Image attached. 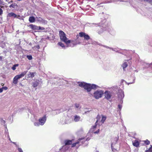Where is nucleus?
Returning a JSON list of instances; mask_svg holds the SVG:
<instances>
[{
    "label": "nucleus",
    "instance_id": "nucleus-19",
    "mask_svg": "<svg viewBox=\"0 0 152 152\" xmlns=\"http://www.w3.org/2000/svg\"><path fill=\"white\" fill-rule=\"evenodd\" d=\"M39 80H37L33 83V86L34 87H37L39 84Z\"/></svg>",
    "mask_w": 152,
    "mask_h": 152
},
{
    "label": "nucleus",
    "instance_id": "nucleus-32",
    "mask_svg": "<svg viewBox=\"0 0 152 152\" xmlns=\"http://www.w3.org/2000/svg\"><path fill=\"white\" fill-rule=\"evenodd\" d=\"M16 18L18 19H20L21 17L20 15H17V17H16Z\"/></svg>",
    "mask_w": 152,
    "mask_h": 152
},
{
    "label": "nucleus",
    "instance_id": "nucleus-2",
    "mask_svg": "<svg viewBox=\"0 0 152 152\" xmlns=\"http://www.w3.org/2000/svg\"><path fill=\"white\" fill-rule=\"evenodd\" d=\"M90 139V138H89L88 137L86 139L85 138H79L75 142L72 144V147H76L77 148H78L80 145L83 144L85 140L88 141Z\"/></svg>",
    "mask_w": 152,
    "mask_h": 152
},
{
    "label": "nucleus",
    "instance_id": "nucleus-35",
    "mask_svg": "<svg viewBox=\"0 0 152 152\" xmlns=\"http://www.w3.org/2000/svg\"><path fill=\"white\" fill-rule=\"evenodd\" d=\"M9 140H10V141L12 143H13V144H14L15 145L16 144V142H12V141L10 139V138H9Z\"/></svg>",
    "mask_w": 152,
    "mask_h": 152
},
{
    "label": "nucleus",
    "instance_id": "nucleus-34",
    "mask_svg": "<svg viewBox=\"0 0 152 152\" xmlns=\"http://www.w3.org/2000/svg\"><path fill=\"white\" fill-rule=\"evenodd\" d=\"M151 147L149 148V151H150V152H152V145H151Z\"/></svg>",
    "mask_w": 152,
    "mask_h": 152
},
{
    "label": "nucleus",
    "instance_id": "nucleus-7",
    "mask_svg": "<svg viewBox=\"0 0 152 152\" xmlns=\"http://www.w3.org/2000/svg\"><path fill=\"white\" fill-rule=\"evenodd\" d=\"M103 92L102 91L97 90L94 93V96L96 99H99L102 97Z\"/></svg>",
    "mask_w": 152,
    "mask_h": 152
},
{
    "label": "nucleus",
    "instance_id": "nucleus-12",
    "mask_svg": "<svg viewBox=\"0 0 152 152\" xmlns=\"http://www.w3.org/2000/svg\"><path fill=\"white\" fill-rule=\"evenodd\" d=\"M46 120V116L45 115L42 118H40L39 120V121L41 124H44L45 123Z\"/></svg>",
    "mask_w": 152,
    "mask_h": 152
},
{
    "label": "nucleus",
    "instance_id": "nucleus-26",
    "mask_svg": "<svg viewBox=\"0 0 152 152\" xmlns=\"http://www.w3.org/2000/svg\"><path fill=\"white\" fill-rule=\"evenodd\" d=\"M27 57L29 60H31L32 59V56H30H30L28 55L27 56Z\"/></svg>",
    "mask_w": 152,
    "mask_h": 152
},
{
    "label": "nucleus",
    "instance_id": "nucleus-20",
    "mask_svg": "<svg viewBox=\"0 0 152 152\" xmlns=\"http://www.w3.org/2000/svg\"><path fill=\"white\" fill-rule=\"evenodd\" d=\"M80 119V117L77 115L75 116L74 120L75 121H79Z\"/></svg>",
    "mask_w": 152,
    "mask_h": 152
},
{
    "label": "nucleus",
    "instance_id": "nucleus-24",
    "mask_svg": "<svg viewBox=\"0 0 152 152\" xmlns=\"http://www.w3.org/2000/svg\"><path fill=\"white\" fill-rule=\"evenodd\" d=\"M18 64L14 65L12 67V69L13 70H15L16 69V67L18 66Z\"/></svg>",
    "mask_w": 152,
    "mask_h": 152
},
{
    "label": "nucleus",
    "instance_id": "nucleus-4",
    "mask_svg": "<svg viewBox=\"0 0 152 152\" xmlns=\"http://www.w3.org/2000/svg\"><path fill=\"white\" fill-rule=\"evenodd\" d=\"M100 124H95L90 130V132H94V134H98L99 131Z\"/></svg>",
    "mask_w": 152,
    "mask_h": 152
},
{
    "label": "nucleus",
    "instance_id": "nucleus-44",
    "mask_svg": "<svg viewBox=\"0 0 152 152\" xmlns=\"http://www.w3.org/2000/svg\"><path fill=\"white\" fill-rule=\"evenodd\" d=\"M3 123H5V121H3Z\"/></svg>",
    "mask_w": 152,
    "mask_h": 152
},
{
    "label": "nucleus",
    "instance_id": "nucleus-17",
    "mask_svg": "<svg viewBox=\"0 0 152 152\" xmlns=\"http://www.w3.org/2000/svg\"><path fill=\"white\" fill-rule=\"evenodd\" d=\"M35 72H30V74H29L28 75V78H33V77L35 75Z\"/></svg>",
    "mask_w": 152,
    "mask_h": 152
},
{
    "label": "nucleus",
    "instance_id": "nucleus-1",
    "mask_svg": "<svg viewBox=\"0 0 152 152\" xmlns=\"http://www.w3.org/2000/svg\"><path fill=\"white\" fill-rule=\"evenodd\" d=\"M78 85L80 87L83 88L87 90L88 92L90 91L92 89H96L97 87L95 84L91 85L84 82H79Z\"/></svg>",
    "mask_w": 152,
    "mask_h": 152
},
{
    "label": "nucleus",
    "instance_id": "nucleus-14",
    "mask_svg": "<svg viewBox=\"0 0 152 152\" xmlns=\"http://www.w3.org/2000/svg\"><path fill=\"white\" fill-rule=\"evenodd\" d=\"M28 20L30 22L34 23L35 21V19L34 16H31L29 18Z\"/></svg>",
    "mask_w": 152,
    "mask_h": 152
},
{
    "label": "nucleus",
    "instance_id": "nucleus-36",
    "mask_svg": "<svg viewBox=\"0 0 152 152\" xmlns=\"http://www.w3.org/2000/svg\"><path fill=\"white\" fill-rule=\"evenodd\" d=\"M43 124H35V126H39V125H42Z\"/></svg>",
    "mask_w": 152,
    "mask_h": 152
},
{
    "label": "nucleus",
    "instance_id": "nucleus-15",
    "mask_svg": "<svg viewBox=\"0 0 152 152\" xmlns=\"http://www.w3.org/2000/svg\"><path fill=\"white\" fill-rule=\"evenodd\" d=\"M29 27L30 28L33 29L34 30H36V29H37V26L34 25H33V24H30L29 25Z\"/></svg>",
    "mask_w": 152,
    "mask_h": 152
},
{
    "label": "nucleus",
    "instance_id": "nucleus-43",
    "mask_svg": "<svg viewBox=\"0 0 152 152\" xmlns=\"http://www.w3.org/2000/svg\"><path fill=\"white\" fill-rule=\"evenodd\" d=\"M4 85V84H3V83H2L1 84V86H3Z\"/></svg>",
    "mask_w": 152,
    "mask_h": 152
},
{
    "label": "nucleus",
    "instance_id": "nucleus-9",
    "mask_svg": "<svg viewBox=\"0 0 152 152\" xmlns=\"http://www.w3.org/2000/svg\"><path fill=\"white\" fill-rule=\"evenodd\" d=\"M79 36L81 37H84V39L88 40L90 39V36L88 34H86L83 32H80L79 33Z\"/></svg>",
    "mask_w": 152,
    "mask_h": 152
},
{
    "label": "nucleus",
    "instance_id": "nucleus-25",
    "mask_svg": "<svg viewBox=\"0 0 152 152\" xmlns=\"http://www.w3.org/2000/svg\"><path fill=\"white\" fill-rule=\"evenodd\" d=\"M58 45L62 47H65V45L64 44L61 42H59L58 43Z\"/></svg>",
    "mask_w": 152,
    "mask_h": 152
},
{
    "label": "nucleus",
    "instance_id": "nucleus-28",
    "mask_svg": "<svg viewBox=\"0 0 152 152\" xmlns=\"http://www.w3.org/2000/svg\"><path fill=\"white\" fill-rule=\"evenodd\" d=\"M18 150L19 152H23L21 148H18Z\"/></svg>",
    "mask_w": 152,
    "mask_h": 152
},
{
    "label": "nucleus",
    "instance_id": "nucleus-41",
    "mask_svg": "<svg viewBox=\"0 0 152 152\" xmlns=\"http://www.w3.org/2000/svg\"><path fill=\"white\" fill-rule=\"evenodd\" d=\"M2 56H0V60H1L2 59Z\"/></svg>",
    "mask_w": 152,
    "mask_h": 152
},
{
    "label": "nucleus",
    "instance_id": "nucleus-5",
    "mask_svg": "<svg viewBox=\"0 0 152 152\" xmlns=\"http://www.w3.org/2000/svg\"><path fill=\"white\" fill-rule=\"evenodd\" d=\"M27 71H25L21 74L15 76L13 78V83L15 84H17L18 83V80L24 77Z\"/></svg>",
    "mask_w": 152,
    "mask_h": 152
},
{
    "label": "nucleus",
    "instance_id": "nucleus-3",
    "mask_svg": "<svg viewBox=\"0 0 152 152\" xmlns=\"http://www.w3.org/2000/svg\"><path fill=\"white\" fill-rule=\"evenodd\" d=\"M59 35L61 39L66 44H68L70 43L71 41L67 40L68 39L66 36L65 33L63 31H59Z\"/></svg>",
    "mask_w": 152,
    "mask_h": 152
},
{
    "label": "nucleus",
    "instance_id": "nucleus-42",
    "mask_svg": "<svg viewBox=\"0 0 152 152\" xmlns=\"http://www.w3.org/2000/svg\"><path fill=\"white\" fill-rule=\"evenodd\" d=\"M15 145H16V147H17L18 146V144H16Z\"/></svg>",
    "mask_w": 152,
    "mask_h": 152
},
{
    "label": "nucleus",
    "instance_id": "nucleus-29",
    "mask_svg": "<svg viewBox=\"0 0 152 152\" xmlns=\"http://www.w3.org/2000/svg\"><path fill=\"white\" fill-rule=\"evenodd\" d=\"M118 108L120 110H121L122 108V105L121 104H118Z\"/></svg>",
    "mask_w": 152,
    "mask_h": 152
},
{
    "label": "nucleus",
    "instance_id": "nucleus-40",
    "mask_svg": "<svg viewBox=\"0 0 152 152\" xmlns=\"http://www.w3.org/2000/svg\"><path fill=\"white\" fill-rule=\"evenodd\" d=\"M144 1H147L148 2L149 0H144Z\"/></svg>",
    "mask_w": 152,
    "mask_h": 152
},
{
    "label": "nucleus",
    "instance_id": "nucleus-39",
    "mask_svg": "<svg viewBox=\"0 0 152 152\" xmlns=\"http://www.w3.org/2000/svg\"><path fill=\"white\" fill-rule=\"evenodd\" d=\"M145 152H150V151H149V149L148 150L145 151Z\"/></svg>",
    "mask_w": 152,
    "mask_h": 152
},
{
    "label": "nucleus",
    "instance_id": "nucleus-47",
    "mask_svg": "<svg viewBox=\"0 0 152 152\" xmlns=\"http://www.w3.org/2000/svg\"><path fill=\"white\" fill-rule=\"evenodd\" d=\"M113 140H112V142H113Z\"/></svg>",
    "mask_w": 152,
    "mask_h": 152
},
{
    "label": "nucleus",
    "instance_id": "nucleus-22",
    "mask_svg": "<svg viewBox=\"0 0 152 152\" xmlns=\"http://www.w3.org/2000/svg\"><path fill=\"white\" fill-rule=\"evenodd\" d=\"M146 145H148L150 144V141L148 140H145L142 141Z\"/></svg>",
    "mask_w": 152,
    "mask_h": 152
},
{
    "label": "nucleus",
    "instance_id": "nucleus-10",
    "mask_svg": "<svg viewBox=\"0 0 152 152\" xmlns=\"http://www.w3.org/2000/svg\"><path fill=\"white\" fill-rule=\"evenodd\" d=\"M105 97L108 100L110 99L111 97V95L110 92L108 91H106L104 93Z\"/></svg>",
    "mask_w": 152,
    "mask_h": 152
},
{
    "label": "nucleus",
    "instance_id": "nucleus-27",
    "mask_svg": "<svg viewBox=\"0 0 152 152\" xmlns=\"http://www.w3.org/2000/svg\"><path fill=\"white\" fill-rule=\"evenodd\" d=\"M37 29L36 30H43L44 29V28L43 27H42L40 26H37Z\"/></svg>",
    "mask_w": 152,
    "mask_h": 152
},
{
    "label": "nucleus",
    "instance_id": "nucleus-30",
    "mask_svg": "<svg viewBox=\"0 0 152 152\" xmlns=\"http://www.w3.org/2000/svg\"><path fill=\"white\" fill-rule=\"evenodd\" d=\"M2 88L3 89V90H7L8 89V88L7 87L5 86V87H2Z\"/></svg>",
    "mask_w": 152,
    "mask_h": 152
},
{
    "label": "nucleus",
    "instance_id": "nucleus-38",
    "mask_svg": "<svg viewBox=\"0 0 152 152\" xmlns=\"http://www.w3.org/2000/svg\"><path fill=\"white\" fill-rule=\"evenodd\" d=\"M3 91V90L2 88H0V93L2 92Z\"/></svg>",
    "mask_w": 152,
    "mask_h": 152
},
{
    "label": "nucleus",
    "instance_id": "nucleus-18",
    "mask_svg": "<svg viewBox=\"0 0 152 152\" xmlns=\"http://www.w3.org/2000/svg\"><path fill=\"white\" fill-rule=\"evenodd\" d=\"M18 7V5L17 4H15V3H13L11 4L10 6L9 7L10 8L12 7L13 8H15L16 7Z\"/></svg>",
    "mask_w": 152,
    "mask_h": 152
},
{
    "label": "nucleus",
    "instance_id": "nucleus-11",
    "mask_svg": "<svg viewBox=\"0 0 152 152\" xmlns=\"http://www.w3.org/2000/svg\"><path fill=\"white\" fill-rule=\"evenodd\" d=\"M133 145L136 147H137L140 145V142L137 140H136L132 141Z\"/></svg>",
    "mask_w": 152,
    "mask_h": 152
},
{
    "label": "nucleus",
    "instance_id": "nucleus-16",
    "mask_svg": "<svg viewBox=\"0 0 152 152\" xmlns=\"http://www.w3.org/2000/svg\"><path fill=\"white\" fill-rule=\"evenodd\" d=\"M114 140H114L115 142H112L111 144V148L113 150V145L114 144H115L116 143L117 141L118 140V139L117 138H116L114 139Z\"/></svg>",
    "mask_w": 152,
    "mask_h": 152
},
{
    "label": "nucleus",
    "instance_id": "nucleus-46",
    "mask_svg": "<svg viewBox=\"0 0 152 152\" xmlns=\"http://www.w3.org/2000/svg\"><path fill=\"white\" fill-rule=\"evenodd\" d=\"M10 2H12V1H10Z\"/></svg>",
    "mask_w": 152,
    "mask_h": 152
},
{
    "label": "nucleus",
    "instance_id": "nucleus-37",
    "mask_svg": "<svg viewBox=\"0 0 152 152\" xmlns=\"http://www.w3.org/2000/svg\"><path fill=\"white\" fill-rule=\"evenodd\" d=\"M148 3L152 5V0H149Z\"/></svg>",
    "mask_w": 152,
    "mask_h": 152
},
{
    "label": "nucleus",
    "instance_id": "nucleus-6",
    "mask_svg": "<svg viewBox=\"0 0 152 152\" xmlns=\"http://www.w3.org/2000/svg\"><path fill=\"white\" fill-rule=\"evenodd\" d=\"M102 118L100 116L98 115L96 117L97 120L95 124L98 123H99L103 124L104 123L106 119V117L104 115H102Z\"/></svg>",
    "mask_w": 152,
    "mask_h": 152
},
{
    "label": "nucleus",
    "instance_id": "nucleus-31",
    "mask_svg": "<svg viewBox=\"0 0 152 152\" xmlns=\"http://www.w3.org/2000/svg\"><path fill=\"white\" fill-rule=\"evenodd\" d=\"M75 105L76 108H78L79 107V105L78 104H75Z\"/></svg>",
    "mask_w": 152,
    "mask_h": 152
},
{
    "label": "nucleus",
    "instance_id": "nucleus-45",
    "mask_svg": "<svg viewBox=\"0 0 152 152\" xmlns=\"http://www.w3.org/2000/svg\"><path fill=\"white\" fill-rule=\"evenodd\" d=\"M96 152H98V151H96Z\"/></svg>",
    "mask_w": 152,
    "mask_h": 152
},
{
    "label": "nucleus",
    "instance_id": "nucleus-13",
    "mask_svg": "<svg viewBox=\"0 0 152 152\" xmlns=\"http://www.w3.org/2000/svg\"><path fill=\"white\" fill-rule=\"evenodd\" d=\"M7 16L9 17H13L15 18H16L17 15L13 12H11L8 14Z\"/></svg>",
    "mask_w": 152,
    "mask_h": 152
},
{
    "label": "nucleus",
    "instance_id": "nucleus-33",
    "mask_svg": "<svg viewBox=\"0 0 152 152\" xmlns=\"http://www.w3.org/2000/svg\"><path fill=\"white\" fill-rule=\"evenodd\" d=\"M3 13V11L0 8V15H1Z\"/></svg>",
    "mask_w": 152,
    "mask_h": 152
},
{
    "label": "nucleus",
    "instance_id": "nucleus-23",
    "mask_svg": "<svg viewBox=\"0 0 152 152\" xmlns=\"http://www.w3.org/2000/svg\"><path fill=\"white\" fill-rule=\"evenodd\" d=\"M123 69H124L128 66V64L127 62H125L122 64V66Z\"/></svg>",
    "mask_w": 152,
    "mask_h": 152
},
{
    "label": "nucleus",
    "instance_id": "nucleus-21",
    "mask_svg": "<svg viewBox=\"0 0 152 152\" xmlns=\"http://www.w3.org/2000/svg\"><path fill=\"white\" fill-rule=\"evenodd\" d=\"M118 96L119 98H123L124 96V92L121 91L120 92V94L118 95Z\"/></svg>",
    "mask_w": 152,
    "mask_h": 152
},
{
    "label": "nucleus",
    "instance_id": "nucleus-8",
    "mask_svg": "<svg viewBox=\"0 0 152 152\" xmlns=\"http://www.w3.org/2000/svg\"><path fill=\"white\" fill-rule=\"evenodd\" d=\"M73 140H65L64 141V143L65 145L63 146L62 149L63 150L64 149L66 151L68 149V147L66 145L72 144L73 142Z\"/></svg>",
    "mask_w": 152,
    "mask_h": 152
}]
</instances>
